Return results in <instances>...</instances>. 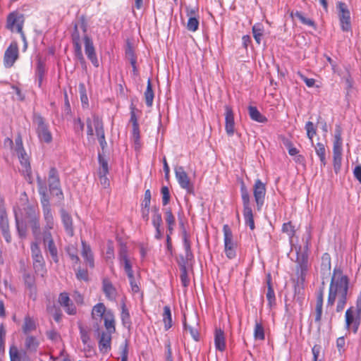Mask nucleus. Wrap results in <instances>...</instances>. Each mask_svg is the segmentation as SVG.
<instances>
[{"label": "nucleus", "instance_id": "nucleus-12", "mask_svg": "<svg viewBox=\"0 0 361 361\" xmlns=\"http://www.w3.org/2000/svg\"><path fill=\"white\" fill-rule=\"evenodd\" d=\"M42 240L44 248L49 252L55 262H58V251L55 243L54 234L51 231H44L42 234Z\"/></svg>", "mask_w": 361, "mask_h": 361}, {"label": "nucleus", "instance_id": "nucleus-24", "mask_svg": "<svg viewBox=\"0 0 361 361\" xmlns=\"http://www.w3.org/2000/svg\"><path fill=\"white\" fill-rule=\"evenodd\" d=\"M9 357L11 361H30L27 353L25 350H19L15 345L10 346Z\"/></svg>", "mask_w": 361, "mask_h": 361}, {"label": "nucleus", "instance_id": "nucleus-4", "mask_svg": "<svg viewBox=\"0 0 361 361\" xmlns=\"http://www.w3.org/2000/svg\"><path fill=\"white\" fill-rule=\"evenodd\" d=\"M32 123L39 141L47 144L50 143L52 141V135L45 119L39 114L34 113Z\"/></svg>", "mask_w": 361, "mask_h": 361}, {"label": "nucleus", "instance_id": "nucleus-15", "mask_svg": "<svg viewBox=\"0 0 361 361\" xmlns=\"http://www.w3.org/2000/svg\"><path fill=\"white\" fill-rule=\"evenodd\" d=\"M253 193L257 209L260 210L264 202L266 186L259 179L255 180L253 186Z\"/></svg>", "mask_w": 361, "mask_h": 361}, {"label": "nucleus", "instance_id": "nucleus-31", "mask_svg": "<svg viewBox=\"0 0 361 361\" xmlns=\"http://www.w3.org/2000/svg\"><path fill=\"white\" fill-rule=\"evenodd\" d=\"M82 257L84 258L86 263L91 267H94V259L93 255L91 251V249L89 245L86 244V243L82 240Z\"/></svg>", "mask_w": 361, "mask_h": 361}, {"label": "nucleus", "instance_id": "nucleus-43", "mask_svg": "<svg viewBox=\"0 0 361 361\" xmlns=\"http://www.w3.org/2000/svg\"><path fill=\"white\" fill-rule=\"evenodd\" d=\"M152 221L154 227H161L162 224L161 214L159 212V208L154 207L152 210Z\"/></svg>", "mask_w": 361, "mask_h": 361}, {"label": "nucleus", "instance_id": "nucleus-11", "mask_svg": "<svg viewBox=\"0 0 361 361\" xmlns=\"http://www.w3.org/2000/svg\"><path fill=\"white\" fill-rule=\"evenodd\" d=\"M183 246L185 251V256H180L179 257L178 263L180 267V270L185 269H187V267H188L191 264L194 258L191 250L190 241L185 231L183 232Z\"/></svg>", "mask_w": 361, "mask_h": 361}, {"label": "nucleus", "instance_id": "nucleus-38", "mask_svg": "<svg viewBox=\"0 0 361 361\" xmlns=\"http://www.w3.org/2000/svg\"><path fill=\"white\" fill-rule=\"evenodd\" d=\"M331 257L328 253H324L322 257L321 271L323 275L330 273Z\"/></svg>", "mask_w": 361, "mask_h": 361}, {"label": "nucleus", "instance_id": "nucleus-27", "mask_svg": "<svg viewBox=\"0 0 361 361\" xmlns=\"http://www.w3.org/2000/svg\"><path fill=\"white\" fill-rule=\"evenodd\" d=\"M322 288H320L319 292L317 295V302H316V315H315V322L320 324V322L322 319V307H323V300H324V282H322Z\"/></svg>", "mask_w": 361, "mask_h": 361}, {"label": "nucleus", "instance_id": "nucleus-14", "mask_svg": "<svg viewBox=\"0 0 361 361\" xmlns=\"http://www.w3.org/2000/svg\"><path fill=\"white\" fill-rule=\"evenodd\" d=\"M118 259L120 264L123 267L128 278H132L133 271L132 269V262L128 255V249L125 245H121L119 249Z\"/></svg>", "mask_w": 361, "mask_h": 361}, {"label": "nucleus", "instance_id": "nucleus-35", "mask_svg": "<svg viewBox=\"0 0 361 361\" xmlns=\"http://www.w3.org/2000/svg\"><path fill=\"white\" fill-rule=\"evenodd\" d=\"M292 18H297L303 25L310 26L316 29L315 23L310 18H306L302 13L300 11H295V13L292 12L290 13Z\"/></svg>", "mask_w": 361, "mask_h": 361}, {"label": "nucleus", "instance_id": "nucleus-19", "mask_svg": "<svg viewBox=\"0 0 361 361\" xmlns=\"http://www.w3.org/2000/svg\"><path fill=\"white\" fill-rule=\"evenodd\" d=\"M99 168L98 171V176L100 184L104 188L109 185V180L106 175L109 173L108 163L100 154H99Z\"/></svg>", "mask_w": 361, "mask_h": 361}, {"label": "nucleus", "instance_id": "nucleus-33", "mask_svg": "<svg viewBox=\"0 0 361 361\" xmlns=\"http://www.w3.org/2000/svg\"><path fill=\"white\" fill-rule=\"evenodd\" d=\"M107 310L105 307V305L102 303H97L95 305L92 311V317L93 319H100L102 317H105L106 313L107 312Z\"/></svg>", "mask_w": 361, "mask_h": 361}, {"label": "nucleus", "instance_id": "nucleus-48", "mask_svg": "<svg viewBox=\"0 0 361 361\" xmlns=\"http://www.w3.org/2000/svg\"><path fill=\"white\" fill-rule=\"evenodd\" d=\"M341 128L339 126H336L335 128L334 147H342Z\"/></svg>", "mask_w": 361, "mask_h": 361}, {"label": "nucleus", "instance_id": "nucleus-62", "mask_svg": "<svg viewBox=\"0 0 361 361\" xmlns=\"http://www.w3.org/2000/svg\"><path fill=\"white\" fill-rule=\"evenodd\" d=\"M151 201V192L149 190H147L145 192L144 200L142 203V207L149 208Z\"/></svg>", "mask_w": 361, "mask_h": 361}, {"label": "nucleus", "instance_id": "nucleus-13", "mask_svg": "<svg viewBox=\"0 0 361 361\" xmlns=\"http://www.w3.org/2000/svg\"><path fill=\"white\" fill-rule=\"evenodd\" d=\"M48 183L50 192L61 198L63 193L61 189V183L58 171L52 167L48 173Z\"/></svg>", "mask_w": 361, "mask_h": 361}, {"label": "nucleus", "instance_id": "nucleus-55", "mask_svg": "<svg viewBox=\"0 0 361 361\" xmlns=\"http://www.w3.org/2000/svg\"><path fill=\"white\" fill-rule=\"evenodd\" d=\"M355 320L354 319L353 312L351 308H349L345 312V325L346 328L348 329L351 324H353Z\"/></svg>", "mask_w": 361, "mask_h": 361}, {"label": "nucleus", "instance_id": "nucleus-44", "mask_svg": "<svg viewBox=\"0 0 361 361\" xmlns=\"http://www.w3.org/2000/svg\"><path fill=\"white\" fill-rule=\"evenodd\" d=\"M264 331L262 324L255 321L254 337L256 340L263 341L264 339Z\"/></svg>", "mask_w": 361, "mask_h": 361}, {"label": "nucleus", "instance_id": "nucleus-47", "mask_svg": "<svg viewBox=\"0 0 361 361\" xmlns=\"http://www.w3.org/2000/svg\"><path fill=\"white\" fill-rule=\"evenodd\" d=\"M8 227V221L7 214L4 206L0 205V228H6Z\"/></svg>", "mask_w": 361, "mask_h": 361}, {"label": "nucleus", "instance_id": "nucleus-52", "mask_svg": "<svg viewBox=\"0 0 361 361\" xmlns=\"http://www.w3.org/2000/svg\"><path fill=\"white\" fill-rule=\"evenodd\" d=\"M73 128L75 133L78 135L82 134V131L84 129V123L81 121L80 118H75L73 121Z\"/></svg>", "mask_w": 361, "mask_h": 361}, {"label": "nucleus", "instance_id": "nucleus-22", "mask_svg": "<svg viewBox=\"0 0 361 361\" xmlns=\"http://www.w3.org/2000/svg\"><path fill=\"white\" fill-rule=\"evenodd\" d=\"M93 124L94 126L95 133L97 136L99 142L102 149L106 146L105 135L104 130L103 123L102 120L97 116H93Z\"/></svg>", "mask_w": 361, "mask_h": 361}, {"label": "nucleus", "instance_id": "nucleus-56", "mask_svg": "<svg viewBox=\"0 0 361 361\" xmlns=\"http://www.w3.org/2000/svg\"><path fill=\"white\" fill-rule=\"evenodd\" d=\"M31 227L33 235L35 236V238H37V236L39 235L40 231V224L38 219H35L32 221Z\"/></svg>", "mask_w": 361, "mask_h": 361}, {"label": "nucleus", "instance_id": "nucleus-20", "mask_svg": "<svg viewBox=\"0 0 361 361\" xmlns=\"http://www.w3.org/2000/svg\"><path fill=\"white\" fill-rule=\"evenodd\" d=\"M59 302L64 308L65 312L69 315H75L77 312L75 305L72 302L67 293H60Z\"/></svg>", "mask_w": 361, "mask_h": 361}, {"label": "nucleus", "instance_id": "nucleus-3", "mask_svg": "<svg viewBox=\"0 0 361 361\" xmlns=\"http://www.w3.org/2000/svg\"><path fill=\"white\" fill-rule=\"evenodd\" d=\"M87 27L85 18L84 16H81L78 22L74 24V28L71 35L74 46L75 56L79 61L82 67H86V62L82 54L80 44V31L82 32V39H84L85 35H87Z\"/></svg>", "mask_w": 361, "mask_h": 361}, {"label": "nucleus", "instance_id": "nucleus-61", "mask_svg": "<svg viewBox=\"0 0 361 361\" xmlns=\"http://www.w3.org/2000/svg\"><path fill=\"white\" fill-rule=\"evenodd\" d=\"M333 157L334 171L337 173L341 169L342 155L333 154Z\"/></svg>", "mask_w": 361, "mask_h": 361}, {"label": "nucleus", "instance_id": "nucleus-37", "mask_svg": "<svg viewBox=\"0 0 361 361\" xmlns=\"http://www.w3.org/2000/svg\"><path fill=\"white\" fill-rule=\"evenodd\" d=\"M162 317L164 323V329L167 331L172 326L171 312L169 306L164 307Z\"/></svg>", "mask_w": 361, "mask_h": 361}, {"label": "nucleus", "instance_id": "nucleus-10", "mask_svg": "<svg viewBox=\"0 0 361 361\" xmlns=\"http://www.w3.org/2000/svg\"><path fill=\"white\" fill-rule=\"evenodd\" d=\"M224 236V250L228 258L233 259L235 257L236 243L233 240V233L228 225L223 227Z\"/></svg>", "mask_w": 361, "mask_h": 361}, {"label": "nucleus", "instance_id": "nucleus-54", "mask_svg": "<svg viewBox=\"0 0 361 361\" xmlns=\"http://www.w3.org/2000/svg\"><path fill=\"white\" fill-rule=\"evenodd\" d=\"M161 192L162 195V204L165 206L168 204L170 201V192L169 188L167 186H163L161 189Z\"/></svg>", "mask_w": 361, "mask_h": 361}, {"label": "nucleus", "instance_id": "nucleus-17", "mask_svg": "<svg viewBox=\"0 0 361 361\" xmlns=\"http://www.w3.org/2000/svg\"><path fill=\"white\" fill-rule=\"evenodd\" d=\"M18 58V47L16 42H12L4 54V62L6 68L11 67Z\"/></svg>", "mask_w": 361, "mask_h": 361}, {"label": "nucleus", "instance_id": "nucleus-16", "mask_svg": "<svg viewBox=\"0 0 361 361\" xmlns=\"http://www.w3.org/2000/svg\"><path fill=\"white\" fill-rule=\"evenodd\" d=\"M176 178L180 185V186L185 189L188 192L191 193L193 190L192 183H190V178L184 171L183 167L178 166L175 169Z\"/></svg>", "mask_w": 361, "mask_h": 361}, {"label": "nucleus", "instance_id": "nucleus-53", "mask_svg": "<svg viewBox=\"0 0 361 361\" xmlns=\"http://www.w3.org/2000/svg\"><path fill=\"white\" fill-rule=\"evenodd\" d=\"M282 231L283 233H286L290 238H291L295 234V228L291 222L283 224Z\"/></svg>", "mask_w": 361, "mask_h": 361}, {"label": "nucleus", "instance_id": "nucleus-7", "mask_svg": "<svg viewBox=\"0 0 361 361\" xmlns=\"http://www.w3.org/2000/svg\"><path fill=\"white\" fill-rule=\"evenodd\" d=\"M336 9L341 30L343 32L351 31L350 13L348 6L343 2L338 1L336 4Z\"/></svg>", "mask_w": 361, "mask_h": 361}, {"label": "nucleus", "instance_id": "nucleus-2", "mask_svg": "<svg viewBox=\"0 0 361 361\" xmlns=\"http://www.w3.org/2000/svg\"><path fill=\"white\" fill-rule=\"evenodd\" d=\"M37 183L43 209L44 220L45 221L44 231L54 230V219L51 210L46 183L39 176L37 177Z\"/></svg>", "mask_w": 361, "mask_h": 361}, {"label": "nucleus", "instance_id": "nucleus-63", "mask_svg": "<svg viewBox=\"0 0 361 361\" xmlns=\"http://www.w3.org/2000/svg\"><path fill=\"white\" fill-rule=\"evenodd\" d=\"M267 288L268 289L266 297L269 301V305H271V304L275 302V293L271 286H269V287Z\"/></svg>", "mask_w": 361, "mask_h": 361}, {"label": "nucleus", "instance_id": "nucleus-49", "mask_svg": "<svg viewBox=\"0 0 361 361\" xmlns=\"http://www.w3.org/2000/svg\"><path fill=\"white\" fill-rule=\"evenodd\" d=\"M199 20L195 16H190L187 23L188 30L195 32L198 29Z\"/></svg>", "mask_w": 361, "mask_h": 361}, {"label": "nucleus", "instance_id": "nucleus-36", "mask_svg": "<svg viewBox=\"0 0 361 361\" xmlns=\"http://www.w3.org/2000/svg\"><path fill=\"white\" fill-rule=\"evenodd\" d=\"M36 329V324L33 319L29 316H26L24 319L23 325L22 326L23 331L25 334H29Z\"/></svg>", "mask_w": 361, "mask_h": 361}, {"label": "nucleus", "instance_id": "nucleus-5", "mask_svg": "<svg viewBox=\"0 0 361 361\" xmlns=\"http://www.w3.org/2000/svg\"><path fill=\"white\" fill-rule=\"evenodd\" d=\"M240 192L243 204V216L245 219V224L247 225L251 230H254L255 221L253 219L252 210L251 208L250 195L244 183H243L241 185Z\"/></svg>", "mask_w": 361, "mask_h": 361}, {"label": "nucleus", "instance_id": "nucleus-28", "mask_svg": "<svg viewBox=\"0 0 361 361\" xmlns=\"http://www.w3.org/2000/svg\"><path fill=\"white\" fill-rule=\"evenodd\" d=\"M24 345V350L27 353H35L39 345V342L35 336L27 335L25 338Z\"/></svg>", "mask_w": 361, "mask_h": 361}, {"label": "nucleus", "instance_id": "nucleus-59", "mask_svg": "<svg viewBox=\"0 0 361 361\" xmlns=\"http://www.w3.org/2000/svg\"><path fill=\"white\" fill-rule=\"evenodd\" d=\"M184 329L185 331H188L191 335V336L192 337V338L195 340V341H198L199 339V333L197 331V330L194 328V327H192V326H188L185 323V322H184Z\"/></svg>", "mask_w": 361, "mask_h": 361}, {"label": "nucleus", "instance_id": "nucleus-45", "mask_svg": "<svg viewBox=\"0 0 361 361\" xmlns=\"http://www.w3.org/2000/svg\"><path fill=\"white\" fill-rule=\"evenodd\" d=\"M305 130L307 137L310 140L312 145H313V137L317 133L314 123L311 121H307L305 124Z\"/></svg>", "mask_w": 361, "mask_h": 361}, {"label": "nucleus", "instance_id": "nucleus-39", "mask_svg": "<svg viewBox=\"0 0 361 361\" xmlns=\"http://www.w3.org/2000/svg\"><path fill=\"white\" fill-rule=\"evenodd\" d=\"M154 97V92L152 90L151 80H150V79H149L147 81V86L146 90L145 92V103L147 106L149 107V106H152Z\"/></svg>", "mask_w": 361, "mask_h": 361}, {"label": "nucleus", "instance_id": "nucleus-51", "mask_svg": "<svg viewBox=\"0 0 361 361\" xmlns=\"http://www.w3.org/2000/svg\"><path fill=\"white\" fill-rule=\"evenodd\" d=\"M66 250L69 257L73 261V262L75 264L78 263L80 259L77 255L76 249L73 246H68Z\"/></svg>", "mask_w": 361, "mask_h": 361}, {"label": "nucleus", "instance_id": "nucleus-32", "mask_svg": "<svg viewBox=\"0 0 361 361\" xmlns=\"http://www.w3.org/2000/svg\"><path fill=\"white\" fill-rule=\"evenodd\" d=\"M62 222L64 225L66 233L70 235H73V221L71 216L63 209L61 211Z\"/></svg>", "mask_w": 361, "mask_h": 361}, {"label": "nucleus", "instance_id": "nucleus-60", "mask_svg": "<svg viewBox=\"0 0 361 361\" xmlns=\"http://www.w3.org/2000/svg\"><path fill=\"white\" fill-rule=\"evenodd\" d=\"M165 220L167 225H175V217L172 214L171 209H167L165 212Z\"/></svg>", "mask_w": 361, "mask_h": 361}, {"label": "nucleus", "instance_id": "nucleus-29", "mask_svg": "<svg viewBox=\"0 0 361 361\" xmlns=\"http://www.w3.org/2000/svg\"><path fill=\"white\" fill-rule=\"evenodd\" d=\"M104 318V326L106 328V331L104 332H108L110 334H114L116 331L115 327V319L114 315L111 310H108L107 312L105 314Z\"/></svg>", "mask_w": 361, "mask_h": 361}, {"label": "nucleus", "instance_id": "nucleus-8", "mask_svg": "<svg viewBox=\"0 0 361 361\" xmlns=\"http://www.w3.org/2000/svg\"><path fill=\"white\" fill-rule=\"evenodd\" d=\"M23 16L13 12L10 13L7 18L6 27L11 32L16 31L20 33L22 39L25 42V36L23 32Z\"/></svg>", "mask_w": 361, "mask_h": 361}, {"label": "nucleus", "instance_id": "nucleus-50", "mask_svg": "<svg viewBox=\"0 0 361 361\" xmlns=\"http://www.w3.org/2000/svg\"><path fill=\"white\" fill-rule=\"evenodd\" d=\"M126 54L128 59L130 61V64L132 65L134 73H136V57L134 54L133 51L130 48H128V49H126Z\"/></svg>", "mask_w": 361, "mask_h": 361}, {"label": "nucleus", "instance_id": "nucleus-25", "mask_svg": "<svg viewBox=\"0 0 361 361\" xmlns=\"http://www.w3.org/2000/svg\"><path fill=\"white\" fill-rule=\"evenodd\" d=\"M102 290L109 300H114L116 299L117 295L116 290L111 281L107 278L104 279L102 281Z\"/></svg>", "mask_w": 361, "mask_h": 361}, {"label": "nucleus", "instance_id": "nucleus-30", "mask_svg": "<svg viewBox=\"0 0 361 361\" xmlns=\"http://www.w3.org/2000/svg\"><path fill=\"white\" fill-rule=\"evenodd\" d=\"M215 348L219 351H224L226 348L224 333L221 329H216L214 335Z\"/></svg>", "mask_w": 361, "mask_h": 361}, {"label": "nucleus", "instance_id": "nucleus-21", "mask_svg": "<svg viewBox=\"0 0 361 361\" xmlns=\"http://www.w3.org/2000/svg\"><path fill=\"white\" fill-rule=\"evenodd\" d=\"M225 130L228 135L232 136L235 133L234 114L232 108L225 106Z\"/></svg>", "mask_w": 361, "mask_h": 361}, {"label": "nucleus", "instance_id": "nucleus-58", "mask_svg": "<svg viewBox=\"0 0 361 361\" xmlns=\"http://www.w3.org/2000/svg\"><path fill=\"white\" fill-rule=\"evenodd\" d=\"M180 281L184 287H187L190 283V279L188 275L187 269H180Z\"/></svg>", "mask_w": 361, "mask_h": 361}, {"label": "nucleus", "instance_id": "nucleus-64", "mask_svg": "<svg viewBox=\"0 0 361 361\" xmlns=\"http://www.w3.org/2000/svg\"><path fill=\"white\" fill-rule=\"evenodd\" d=\"M321 351V346L318 345H315L312 348V352L313 355V361H322L319 360V354Z\"/></svg>", "mask_w": 361, "mask_h": 361}, {"label": "nucleus", "instance_id": "nucleus-9", "mask_svg": "<svg viewBox=\"0 0 361 361\" xmlns=\"http://www.w3.org/2000/svg\"><path fill=\"white\" fill-rule=\"evenodd\" d=\"M30 250L35 271L36 273L43 275L45 262L38 243H32Z\"/></svg>", "mask_w": 361, "mask_h": 361}, {"label": "nucleus", "instance_id": "nucleus-26", "mask_svg": "<svg viewBox=\"0 0 361 361\" xmlns=\"http://www.w3.org/2000/svg\"><path fill=\"white\" fill-rule=\"evenodd\" d=\"M20 165L22 166L23 172L29 176L31 173V166L30 164V159L27 154L25 150H22L16 152Z\"/></svg>", "mask_w": 361, "mask_h": 361}, {"label": "nucleus", "instance_id": "nucleus-41", "mask_svg": "<svg viewBox=\"0 0 361 361\" xmlns=\"http://www.w3.org/2000/svg\"><path fill=\"white\" fill-rule=\"evenodd\" d=\"M253 37L257 44H260L262 37L264 35V27L261 24H255L252 27Z\"/></svg>", "mask_w": 361, "mask_h": 361}, {"label": "nucleus", "instance_id": "nucleus-23", "mask_svg": "<svg viewBox=\"0 0 361 361\" xmlns=\"http://www.w3.org/2000/svg\"><path fill=\"white\" fill-rule=\"evenodd\" d=\"M112 334L102 331L99 334V349L102 353H107L111 350Z\"/></svg>", "mask_w": 361, "mask_h": 361}, {"label": "nucleus", "instance_id": "nucleus-40", "mask_svg": "<svg viewBox=\"0 0 361 361\" xmlns=\"http://www.w3.org/2000/svg\"><path fill=\"white\" fill-rule=\"evenodd\" d=\"M45 71L46 68L44 64L41 61H39L37 62L36 70V80L37 81L39 87L42 86Z\"/></svg>", "mask_w": 361, "mask_h": 361}, {"label": "nucleus", "instance_id": "nucleus-34", "mask_svg": "<svg viewBox=\"0 0 361 361\" xmlns=\"http://www.w3.org/2000/svg\"><path fill=\"white\" fill-rule=\"evenodd\" d=\"M249 116L252 120L259 122L265 123L267 121V118L262 115L255 106H250L248 107Z\"/></svg>", "mask_w": 361, "mask_h": 361}, {"label": "nucleus", "instance_id": "nucleus-42", "mask_svg": "<svg viewBox=\"0 0 361 361\" xmlns=\"http://www.w3.org/2000/svg\"><path fill=\"white\" fill-rule=\"evenodd\" d=\"M314 148H315L316 154L319 157L322 165H323L324 166L326 164V157H325L326 150H325V147H324V144H322L321 142H318V143H317Z\"/></svg>", "mask_w": 361, "mask_h": 361}, {"label": "nucleus", "instance_id": "nucleus-57", "mask_svg": "<svg viewBox=\"0 0 361 361\" xmlns=\"http://www.w3.org/2000/svg\"><path fill=\"white\" fill-rule=\"evenodd\" d=\"M80 339L83 344H87L90 340L88 331L83 328L82 326H79Z\"/></svg>", "mask_w": 361, "mask_h": 361}, {"label": "nucleus", "instance_id": "nucleus-18", "mask_svg": "<svg viewBox=\"0 0 361 361\" xmlns=\"http://www.w3.org/2000/svg\"><path fill=\"white\" fill-rule=\"evenodd\" d=\"M84 43L85 54L87 55V58L90 60L93 66L95 67H98L99 64L96 55L93 42L87 35H85L84 36Z\"/></svg>", "mask_w": 361, "mask_h": 361}, {"label": "nucleus", "instance_id": "nucleus-1", "mask_svg": "<svg viewBox=\"0 0 361 361\" xmlns=\"http://www.w3.org/2000/svg\"><path fill=\"white\" fill-rule=\"evenodd\" d=\"M348 283V278L343 275L342 270L334 268L329 286L327 307H332L337 299L336 311L340 312L344 309L347 302Z\"/></svg>", "mask_w": 361, "mask_h": 361}, {"label": "nucleus", "instance_id": "nucleus-46", "mask_svg": "<svg viewBox=\"0 0 361 361\" xmlns=\"http://www.w3.org/2000/svg\"><path fill=\"white\" fill-rule=\"evenodd\" d=\"M121 320L125 326H129L131 324L130 314L125 304L121 306Z\"/></svg>", "mask_w": 361, "mask_h": 361}, {"label": "nucleus", "instance_id": "nucleus-6", "mask_svg": "<svg viewBox=\"0 0 361 361\" xmlns=\"http://www.w3.org/2000/svg\"><path fill=\"white\" fill-rule=\"evenodd\" d=\"M296 262L297 286L302 287L308 271V256L306 252H298Z\"/></svg>", "mask_w": 361, "mask_h": 361}]
</instances>
